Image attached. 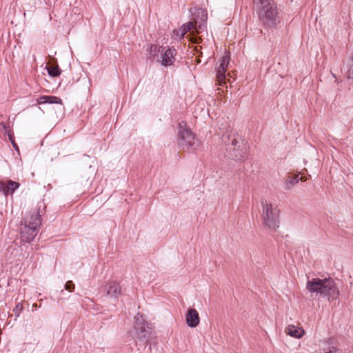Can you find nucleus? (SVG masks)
<instances>
[{"label":"nucleus","instance_id":"nucleus-1","mask_svg":"<svg viewBox=\"0 0 353 353\" xmlns=\"http://www.w3.org/2000/svg\"><path fill=\"white\" fill-rule=\"evenodd\" d=\"M306 289L310 293L324 295L332 299H336L339 295V290L331 278H312L307 281Z\"/></svg>","mask_w":353,"mask_h":353},{"label":"nucleus","instance_id":"nucleus-2","mask_svg":"<svg viewBox=\"0 0 353 353\" xmlns=\"http://www.w3.org/2000/svg\"><path fill=\"white\" fill-rule=\"evenodd\" d=\"M254 4L260 21L266 26H276L279 12L273 0H256Z\"/></svg>","mask_w":353,"mask_h":353},{"label":"nucleus","instance_id":"nucleus-3","mask_svg":"<svg viewBox=\"0 0 353 353\" xmlns=\"http://www.w3.org/2000/svg\"><path fill=\"white\" fill-rule=\"evenodd\" d=\"M263 225L266 230L274 232L279 227L280 210L278 206L270 201L261 202Z\"/></svg>","mask_w":353,"mask_h":353},{"label":"nucleus","instance_id":"nucleus-4","mask_svg":"<svg viewBox=\"0 0 353 353\" xmlns=\"http://www.w3.org/2000/svg\"><path fill=\"white\" fill-rule=\"evenodd\" d=\"M41 225V219L38 213H35L24 221V227L21 229V235L23 241L30 242L37 234L38 228Z\"/></svg>","mask_w":353,"mask_h":353},{"label":"nucleus","instance_id":"nucleus-5","mask_svg":"<svg viewBox=\"0 0 353 353\" xmlns=\"http://www.w3.org/2000/svg\"><path fill=\"white\" fill-rule=\"evenodd\" d=\"M179 137L181 145L186 151H191L197 145V139L194 134L185 128V124L179 123Z\"/></svg>","mask_w":353,"mask_h":353},{"label":"nucleus","instance_id":"nucleus-6","mask_svg":"<svg viewBox=\"0 0 353 353\" xmlns=\"http://www.w3.org/2000/svg\"><path fill=\"white\" fill-rule=\"evenodd\" d=\"M134 329L137 337L140 339H147L152 333V325L139 314L134 316Z\"/></svg>","mask_w":353,"mask_h":353},{"label":"nucleus","instance_id":"nucleus-7","mask_svg":"<svg viewBox=\"0 0 353 353\" xmlns=\"http://www.w3.org/2000/svg\"><path fill=\"white\" fill-rule=\"evenodd\" d=\"M230 57L228 54H225L219 60L216 68V84L223 85L226 83L225 72L230 63Z\"/></svg>","mask_w":353,"mask_h":353},{"label":"nucleus","instance_id":"nucleus-8","mask_svg":"<svg viewBox=\"0 0 353 353\" xmlns=\"http://www.w3.org/2000/svg\"><path fill=\"white\" fill-rule=\"evenodd\" d=\"M105 294L110 298H117L121 294V288L116 281L108 282L103 288Z\"/></svg>","mask_w":353,"mask_h":353},{"label":"nucleus","instance_id":"nucleus-9","mask_svg":"<svg viewBox=\"0 0 353 353\" xmlns=\"http://www.w3.org/2000/svg\"><path fill=\"white\" fill-rule=\"evenodd\" d=\"M176 50L174 48H168L161 52V60L157 59L164 66H169L174 63L175 60Z\"/></svg>","mask_w":353,"mask_h":353},{"label":"nucleus","instance_id":"nucleus-10","mask_svg":"<svg viewBox=\"0 0 353 353\" xmlns=\"http://www.w3.org/2000/svg\"><path fill=\"white\" fill-rule=\"evenodd\" d=\"M19 183L18 182L8 180L6 181H0V192L5 196L11 195L18 189Z\"/></svg>","mask_w":353,"mask_h":353},{"label":"nucleus","instance_id":"nucleus-11","mask_svg":"<svg viewBox=\"0 0 353 353\" xmlns=\"http://www.w3.org/2000/svg\"><path fill=\"white\" fill-rule=\"evenodd\" d=\"M187 325L190 327H196L200 322L198 312L194 308H190L185 316Z\"/></svg>","mask_w":353,"mask_h":353},{"label":"nucleus","instance_id":"nucleus-12","mask_svg":"<svg viewBox=\"0 0 353 353\" xmlns=\"http://www.w3.org/2000/svg\"><path fill=\"white\" fill-rule=\"evenodd\" d=\"M285 333L292 337L301 339L305 334V331L302 327L289 325L285 328Z\"/></svg>","mask_w":353,"mask_h":353},{"label":"nucleus","instance_id":"nucleus-13","mask_svg":"<svg viewBox=\"0 0 353 353\" xmlns=\"http://www.w3.org/2000/svg\"><path fill=\"white\" fill-rule=\"evenodd\" d=\"M306 180L307 178L305 176H302L299 177V174H290L285 181V188L290 190L299 181H305Z\"/></svg>","mask_w":353,"mask_h":353},{"label":"nucleus","instance_id":"nucleus-14","mask_svg":"<svg viewBox=\"0 0 353 353\" xmlns=\"http://www.w3.org/2000/svg\"><path fill=\"white\" fill-rule=\"evenodd\" d=\"M37 102L39 105L45 103H59L61 104L62 101L59 97L56 96H42L37 99Z\"/></svg>","mask_w":353,"mask_h":353},{"label":"nucleus","instance_id":"nucleus-15","mask_svg":"<svg viewBox=\"0 0 353 353\" xmlns=\"http://www.w3.org/2000/svg\"><path fill=\"white\" fill-rule=\"evenodd\" d=\"M164 50V48L161 46H158L157 45H151L149 48V53L150 55V58L154 59L155 57L158 53L163 52Z\"/></svg>","mask_w":353,"mask_h":353},{"label":"nucleus","instance_id":"nucleus-16","mask_svg":"<svg viewBox=\"0 0 353 353\" xmlns=\"http://www.w3.org/2000/svg\"><path fill=\"white\" fill-rule=\"evenodd\" d=\"M46 69L48 74L52 77H58L61 74V70L57 65L47 66Z\"/></svg>","mask_w":353,"mask_h":353},{"label":"nucleus","instance_id":"nucleus-17","mask_svg":"<svg viewBox=\"0 0 353 353\" xmlns=\"http://www.w3.org/2000/svg\"><path fill=\"white\" fill-rule=\"evenodd\" d=\"M184 29L179 28L174 30L172 32V37L176 40H181L185 35Z\"/></svg>","mask_w":353,"mask_h":353},{"label":"nucleus","instance_id":"nucleus-18","mask_svg":"<svg viewBox=\"0 0 353 353\" xmlns=\"http://www.w3.org/2000/svg\"><path fill=\"white\" fill-rule=\"evenodd\" d=\"M196 22H188L185 24H183L181 28L182 29H184V32L186 34L188 32L190 31L191 30H193L194 28L196 29V32H199L197 28L196 27Z\"/></svg>","mask_w":353,"mask_h":353},{"label":"nucleus","instance_id":"nucleus-19","mask_svg":"<svg viewBox=\"0 0 353 353\" xmlns=\"http://www.w3.org/2000/svg\"><path fill=\"white\" fill-rule=\"evenodd\" d=\"M23 307L21 303H19L17 304L15 307L13 309V312L16 317H19L23 311Z\"/></svg>","mask_w":353,"mask_h":353},{"label":"nucleus","instance_id":"nucleus-20","mask_svg":"<svg viewBox=\"0 0 353 353\" xmlns=\"http://www.w3.org/2000/svg\"><path fill=\"white\" fill-rule=\"evenodd\" d=\"M319 353H339V350L333 346H328L327 348H323V352Z\"/></svg>","mask_w":353,"mask_h":353},{"label":"nucleus","instance_id":"nucleus-21","mask_svg":"<svg viewBox=\"0 0 353 353\" xmlns=\"http://www.w3.org/2000/svg\"><path fill=\"white\" fill-rule=\"evenodd\" d=\"M74 288V284L71 281H67L65 285V289L68 290L69 292H73Z\"/></svg>","mask_w":353,"mask_h":353},{"label":"nucleus","instance_id":"nucleus-22","mask_svg":"<svg viewBox=\"0 0 353 353\" xmlns=\"http://www.w3.org/2000/svg\"><path fill=\"white\" fill-rule=\"evenodd\" d=\"M33 307H37V305L36 304L33 305Z\"/></svg>","mask_w":353,"mask_h":353}]
</instances>
